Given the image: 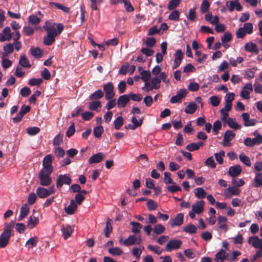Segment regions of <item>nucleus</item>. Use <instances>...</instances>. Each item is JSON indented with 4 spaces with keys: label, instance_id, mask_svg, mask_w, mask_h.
Instances as JSON below:
<instances>
[{
    "label": "nucleus",
    "instance_id": "f257e3e1",
    "mask_svg": "<svg viewBox=\"0 0 262 262\" xmlns=\"http://www.w3.org/2000/svg\"><path fill=\"white\" fill-rule=\"evenodd\" d=\"M14 222L12 221L9 224H5L4 231L0 235V248H5L9 243L10 237L13 232Z\"/></svg>",
    "mask_w": 262,
    "mask_h": 262
},
{
    "label": "nucleus",
    "instance_id": "f03ea898",
    "mask_svg": "<svg viewBox=\"0 0 262 262\" xmlns=\"http://www.w3.org/2000/svg\"><path fill=\"white\" fill-rule=\"evenodd\" d=\"M53 172L41 170L38 174V178L40 181V184L43 186H49L52 182L50 176Z\"/></svg>",
    "mask_w": 262,
    "mask_h": 262
},
{
    "label": "nucleus",
    "instance_id": "7ed1b4c3",
    "mask_svg": "<svg viewBox=\"0 0 262 262\" xmlns=\"http://www.w3.org/2000/svg\"><path fill=\"white\" fill-rule=\"evenodd\" d=\"M72 182V179L67 174H59L56 180V187L58 189L61 188L63 184L70 185Z\"/></svg>",
    "mask_w": 262,
    "mask_h": 262
},
{
    "label": "nucleus",
    "instance_id": "20e7f679",
    "mask_svg": "<svg viewBox=\"0 0 262 262\" xmlns=\"http://www.w3.org/2000/svg\"><path fill=\"white\" fill-rule=\"evenodd\" d=\"M52 155L49 154L46 156L42 161L43 168L41 170L53 172L54 168L52 165Z\"/></svg>",
    "mask_w": 262,
    "mask_h": 262
},
{
    "label": "nucleus",
    "instance_id": "39448f33",
    "mask_svg": "<svg viewBox=\"0 0 262 262\" xmlns=\"http://www.w3.org/2000/svg\"><path fill=\"white\" fill-rule=\"evenodd\" d=\"M103 91L105 94V98L106 100H110L114 97V85L112 82H109L103 85Z\"/></svg>",
    "mask_w": 262,
    "mask_h": 262
},
{
    "label": "nucleus",
    "instance_id": "423d86ee",
    "mask_svg": "<svg viewBox=\"0 0 262 262\" xmlns=\"http://www.w3.org/2000/svg\"><path fill=\"white\" fill-rule=\"evenodd\" d=\"M182 244V242L179 239H171L166 244L165 249L166 251L178 249Z\"/></svg>",
    "mask_w": 262,
    "mask_h": 262
},
{
    "label": "nucleus",
    "instance_id": "0eeeda50",
    "mask_svg": "<svg viewBox=\"0 0 262 262\" xmlns=\"http://www.w3.org/2000/svg\"><path fill=\"white\" fill-rule=\"evenodd\" d=\"M235 134L232 130H227L224 135L223 145L224 146H229L231 145L230 142L234 138Z\"/></svg>",
    "mask_w": 262,
    "mask_h": 262
},
{
    "label": "nucleus",
    "instance_id": "6e6552de",
    "mask_svg": "<svg viewBox=\"0 0 262 262\" xmlns=\"http://www.w3.org/2000/svg\"><path fill=\"white\" fill-rule=\"evenodd\" d=\"M187 95V91L185 89H181L178 92L176 95L172 96L170 98V102L171 103H176L181 102L182 99Z\"/></svg>",
    "mask_w": 262,
    "mask_h": 262
},
{
    "label": "nucleus",
    "instance_id": "1a4fd4ad",
    "mask_svg": "<svg viewBox=\"0 0 262 262\" xmlns=\"http://www.w3.org/2000/svg\"><path fill=\"white\" fill-rule=\"evenodd\" d=\"M229 254L224 250L221 249L215 254L214 261L215 262H224L225 260H227Z\"/></svg>",
    "mask_w": 262,
    "mask_h": 262
},
{
    "label": "nucleus",
    "instance_id": "9d476101",
    "mask_svg": "<svg viewBox=\"0 0 262 262\" xmlns=\"http://www.w3.org/2000/svg\"><path fill=\"white\" fill-rule=\"evenodd\" d=\"M248 243L255 248H258L262 246V239H259L257 236L249 237Z\"/></svg>",
    "mask_w": 262,
    "mask_h": 262
},
{
    "label": "nucleus",
    "instance_id": "9b49d317",
    "mask_svg": "<svg viewBox=\"0 0 262 262\" xmlns=\"http://www.w3.org/2000/svg\"><path fill=\"white\" fill-rule=\"evenodd\" d=\"M242 117L244 121V124L245 126H251L255 125L257 122L256 120L250 119V115L248 113H244L242 114Z\"/></svg>",
    "mask_w": 262,
    "mask_h": 262
},
{
    "label": "nucleus",
    "instance_id": "f8f14e48",
    "mask_svg": "<svg viewBox=\"0 0 262 262\" xmlns=\"http://www.w3.org/2000/svg\"><path fill=\"white\" fill-rule=\"evenodd\" d=\"M204 204L205 202L203 200L197 202L195 204L192 205V211L198 214L201 213L204 209Z\"/></svg>",
    "mask_w": 262,
    "mask_h": 262
},
{
    "label": "nucleus",
    "instance_id": "ddd939ff",
    "mask_svg": "<svg viewBox=\"0 0 262 262\" xmlns=\"http://www.w3.org/2000/svg\"><path fill=\"white\" fill-rule=\"evenodd\" d=\"M242 172V168L240 165H236L231 166L229 168L228 174L232 177H236L238 176Z\"/></svg>",
    "mask_w": 262,
    "mask_h": 262
},
{
    "label": "nucleus",
    "instance_id": "4468645a",
    "mask_svg": "<svg viewBox=\"0 0 262 262\" xmlns=\"http://www.w3.org/2000/svg\"><path fill=\"white\" fill-rule=\"evenodd\" d=\"M130 98L127 95H123L120 96L117 100V105L118 107H124L129 102Z\"/></svg>",
    "mask_w": 262,
    "mask_h": 262
},
{
    "label": "nucleus",
    "instance_id": "2eb2a0df",
    "mask_svg": "<svg viewBox=\"0 0 262 262\" xmlns=\"http://www.w3.org/2000/svg\"><path fill=\"white\" fill-rule=\"evenodd\" d=\"M217 220L219 228L224 230L225 232H226L228 230V227L226 224L227 219L225 216L219 215L217 217Z\"/></svg>",
    "mask_w": 262,
    "mask_h": 262
},
{
    "label": "nucleus",
    "instance_id": "dca6fc26",
    "mask_svg": "<svg viewBox=\"0 0 262 262\" xmlns=\"http://www.w3.org/2000/svg\"><path fill=\"white\" fill-rule=\"evenodd\" d=\"M226 6L230 12L233 11L234 8L238 11H240L242 10V6L239 3H236L235 1H232L227 2Z\"/></svg>",
    "mask_w": 262,
    "mask_h": 262
},
{
    "label": "nucleus",
    "instance_id": "f3484780",
    "mask_svg": "<svg viewBox=\"0 0 262 262\" xmlns=\"http://www.w3.org/2000/svg\"><path fill=\"white\" fill-rule=\"evenodd\" d=\"M103 157L104 154L102 152H98L90 158L89 163L90 164L99 163L103 159Z\"/></svg>",
    "mask_w": 262,
    "mask_h": 262
},
{
    "label": "nucleus",
    "instance_id": "a211bd4d",
    "mask_svg": "<svg viewBox=\"0 0 262 262\" xmlns=\"http://www.w3.org/2000/svg\"><path fill=\"white\" fill-rule=\"evenodd\" d=\"M48 21H46L45 25L43 26V29L47 31V35L51 36H53L54 37H56L57 36V31L54 26L50 25L48 26Z\"/></svg>",
    "mask_w": 262,
    "mask_h": 262
},
{
    "label": "nucleus",
    "instance_id": "6ab92c4d",
    "mask_svg": "<svg viewBox=\"0 0 262 262\" xmlns=\"http://www.w3.org/2000/svg\"><path fill=\"white\" fill-rule=\"evenodd\" d=\"M77 205L74 200H71L69 205L65 208V212L69 215L73 214L77 210Z\"/></svg>",
    "mask_w": 262,
    "mask_h": 262
},
{
    "label": "nucleus",
    "instance_id": "aec40b11",
    "mask_svg": "<svg viewBox=\"0 0 262 262\" xmlns=\"http://www.w3.org/2000/svg\"><path fill=\"white\" fill-rule=\"evenodd\" d=\"M184 215L183 213H179L177 216L172 220L170 223V226L173 227L176 226H181L183 223Z\"/></svg>",
    "mask_w": 262,
    "mask_h": 262
},
{
    "label": "nucleus",
    "instance_id": "412c9836",
    "mask_svg": "<svg viewBox=\"0 0 262 262\" xmlns=\"http://www.w3.org/2000/svg\"><path fill=\"white\" fill-rule=\"evenodd\" d=\"M30 208L28 206L25 204H24L20 208V214L18 217L19 221H21L26 217L29 213Z\"/></svg>",
    "mask_w": 262,
    "mask_h": 262
},
{
    "label": "nucleus",
    "instance_id": "4be33fe9",
    "mask_svg": "<svg viewBox=\"0 0 262 262\" xmlns=\"http://www.w3.org/2000/svg\"><path fill=\"white\" fill-rule=\"evenodd\" d=\"M39 219L38 217L31 215L27 224V227L30 229L34 228L37 225L39 224Z\"/></svg>",
    "mask_w": 262,
    "mask_h": 262
},
{
    "label": "nucleus",
    "instance_id": "5701e85b",
    "mask_svg": "<svg viewBox=\"0 0 262 262\" xmlns=\"http://www.w3.org/2000/svg\"><path fill=\"white\" fill-rule=\"evenodd\" d=\"M1 34H2L1 35L2 41L10 40L12 37L11 30L9 27H5Z\"/></svg>",
    "mask_w": 262,
    "mask_h": 262
},
{
    "label": "nucleus",
    "instance_id": "b1692460",
    "mask_svg": "<svg viewBox=\"0 0 262 262\" xmlns=\"http://www.w3.org/2000/svg\"><path fill=\"white\" fill-rule=\"evenodd\" d=\"M245 50L247 52H253L255 53L256 54H257L259 51L257 46L252 42H249L246 43L245 46Z\"/></svg>",
    "mask_w": 262,
    "mask_h": 262
},
{
    "label": "nucleus",
    "instance_id": "393cba45",
    "mask_svg": "<svg viewBox=\"0 0 262 262\" xmlns=\"http://www.w3.org/2000/svg\"><path fill=\"white\" fill-rule=\"evenodd\" d=\"M112 220L110 219H107L106 222V226L104 229V233L105 237H109L110 234L112 232L113 228L112 226Z\"/></svg>",
    "mask_w": 262,
    "mask_h": 262
},
{
    "label": "nucleus",
    "instance_id": "a878e982",
    "mask_svg": "<svg viewBox=\"0 0 262 262\" xmlns=\"http://www.w3.org/2000/svg\"><path fill=\"white\" fill-rule=\"evenodd\" d=\"M62 235L65 239L70 237L73 232V229L70 225H66L61 228Z\"/></svg>",
    "mask_w": 262,
    "mask_h": 262
},
{
    "label": "nucleus",
    "instance_id": "bb28decb",
    "mask_svg": "<svg viewBox=\"0 0 262 262\" xmlns=\"http://www.w3.org/2000/svg\"><path fill=\"white\" fill-rule=\"evenodd\" d=\"M255 177L253 181V185L254 187L258 188L262 186V173L255 172Z\"/></svg>",
    "mask_w": 262,
    "mask_h": 262
},
{
    "label": "nucleus",
    "instance_id": "cd10ccee",
    "mask_svg": "<svg viewBox=\"0 0 262 262\" xmlns=\"http://www.w3.org/2000/svg\"><path fill=\"white\" fill-rule=\"evenodd\" d=\"M102 105L99 101H93L89 103V108L90 110L98 112L100 111Z\"/></svg>",
    "mask_w": 262,
    "mask_h": 262
},
{
    "label": "nucleus",
    "instance_id": "c85d7f7f",
    "mask_svg": "<svg viewBox=\"0 0 262 262\" xmlns=\"http://www.w3.org/2000/svg\"><path fill=\"white\" fill-rule=\"evenodd\" d=\"M36 194L40 198H45L49 196V193L48 192V189L39 187L36 189Z\"/></svg>",
    "mask_w": 262,
    "mask_h": 262
},
{
    "label": "nucleus",
    "instance_id": "c756f323",
    "mask_svg": "<svg viewBox=\"0 0 262 262\" xmlns=\"http://www.w3.org/2000/svg\"><path fill=\"white\" fill-rule=\"evenodd\" d=\"M203 143L202 142H200L198 143H191L186 146V149L189 151H193L198 150L200 147L203 146Z\"/></svg>",
    "mask_w": 262,
    "mask_h": 262
},
{
    "label": "nucleus",
    "instance_id": "7c9ffc66",
    "mask_svg": "<svg viewBox=\"0 0 262 262\" xmlns=\"http://www.w3.org/2000/svg\"><path fill=\"white\" fill-rule=\"evenodd\" d=\"M198 229L196 227L191 224H188L183 227V231L189 234H194L196 233Z\"/></svg>",
    "mask_w": 262,
    "mask_h": 262
},
{
    "label": "nucleus",
    "instance_id": "2f4dec72",
    "mask_svg": "<svg viewBox=\"0 0 262 262\" xmlns=\"http://www.w3.org/2000/svg\"><path fill=\"white\" fill-rule=\"evenodd\" d=\"M103 96L104 93L101 90H98L94 92L89 96V99L92 100H97L103 97Z\"/></svg>",
    "mask_w": 262,
    "mask_h": 262
},
{
    "label": "nucleus",
    "instance_id": "473e14b6",
    "mask_svg": "<svg viewBox=\"0 0 262 262\" xmlns=\"http://www.w3.org/2000/svg\"><path fill=\"white\" fill-rule=\"evenodd\" d=\"M197 109V105L194 102H190L185 108V112L187 114H192Z\"/></svg>",
    "mask_w": 262,
    "mask_h": 262
},
{
    "label": "nucleus",
    "instance_id": "72a5a7b5",
    "mask_svg": "<svg viewBox=\"0 0 262 262\" xmlns=\"http://www.w3.org/2000/svg\"><path fill=\"white\" fill-rule=\"evenodd\" d=\"M196 8L195 7L193 8L189 9L188 13L187 15V18L189 20L191 21H195L197 17V15L196 13Z\"/></svg>",
    "mask_w": 262,
    "mask_h": 262
},
{
    "label": "nucleus",
    "instance_id": "f704fd0d",
    "mask_svg": "<svg viewBox=\"0 0 262 262\" xmlns=\"http://www.w3.org/2000/svg\"><path fill=\"white\" fill-rule=\"evenodd\" d=\"M130 225L132 226V231L137 234L140 232V230L142 228V225L138 222H131Z\"/></svg>",
    "mask_w": 262,
    "mask_h": 262
},
{
    "label": "nucleus",
    "instance_id": "c9c22d12",
    "mask_svg": "<svg viewBox=\"0 0 262 262\" xmlns=\"http://www.w3.org/2000/svg\"><path fill=\"white\" fill-rule=\"evenodd\" d=\"M194 193L198 199L205 198L207 192L201 187H198L194 189Z\"/></svg>",
    "mask_w": 262,
    "mask_h": 262
},
{
    "label": "nucleus",
    "instance_id": "e433bc0d",
    "mask_svg": "<svg viewBox=\"0 0 262 262\" xmlns=\"http://www.w3.org/2000/svg\"><path fill=\"white\" fill-rule=\"evenodd\" d=\"M37 242V237L36 236L32 237L27 241L26 246L28 247V249L35 247L36 246Z\"/></svg>",
    "mask_w": 262,
    "mask_h": 262
},
{
    "label": "nucleus",
    "instance_id": "4c0bfd02",
    "mask_svg": "<svg viewBox=\"0 0 262 262\" xmlns=\"http://www.w3.org/2000/svg\"><path fill=\"white\" fill-rule=\"evenodd\" d=\"M137 241V238L135 235H129L123 242L126 246L134 245Z\"/></svg>",
    "mask_w": 262,
    "mask_h": 262
},
{
    "label": "nucleus",
    "instance_id": "58836bf2",
    "mask_svg": "<svg viewBox=\"0 0 262 262\" xmlns=\"http://www.w3.org/2000/svg\"><path fill=\"white\" fill-rule=\"evenodd\" d=\"M228 125L231 128L234 129H239L241 128V125L238 124L234 119L229 118L227 121Z\"/></svg>",
    "mask_w": 262,
    "mask_h": 262
},
{
    "label": "nucleus",
    "instance_id": "ea45409f",
    "mask_svg": "<svg viewBox=\"0 0 262 262\" xmlns=\"http://www.w3.org/2000/svg\"><path fill=\"white\" fill-rule=\"evenodd\" d=\"M19 64L24 68H30L31 64L26 57L24 55H21L19 61Z\"/></svg>",
    "mask_w": 262,
    "mask_h": 262
},
{
    "label": "nucleus",
    "instance_id": "a19ab883",
    "mask_svg": "<svg viewBox=\"0 0 262 262\" xmlns=\"http://www.w3.org/2000/svg\"><path fill=\"white\" fill-rule=\"evenodd\" d=\"M239 159L247 166H250L251 165V162L249 158L246 156L244 153L242 152L239 155Z\"/></svg>",
    "mask_w": 262,
    "mask_h": 262
},
{
    "label": "nucleus",
    "instance_id": "79ce46f5",
    "mask_svg": "<svg viewBox=\"0 0 262 262\" xmlns=\"http://www.w3.org/2000/svg\"><path fill=\"white\" fill-rule=\"evenodd\" d=\"M210 4L207 0H203L201 5L200 11L202 14L207 12L209 9Z\"/></svg>",
    "mask_w": 262,
    "mask_h": 262
},
{
    "label": "nucleus",
    "instance_id": "37998d69",
    "mask_svg": "<svg viewBox=\"0 0 262 262\" xmlns=\"http://www.w3.org/2000/svg\"><path fill=\"white\" fill-rule=\"evenodd\" d=\"M183 55L184 54L181 49L177 50L174 54V61H175V62L180 63L181 64L183 58Z\"/></svg>",
    "mask_w": 262,
    "mask_h": 262
},
{
    "label": "nucleus",
    "instance_id": "c03bdc74",
    "mask_svg": "<svg viewBox=\"0 0 262 262\" xmlns=\"http://www.w3.org/2000/svg\"><path fill=\"white\" fill-rule=\"evenodd\" d=\"M119 2L120 3L124 4V6L127 12H131L134 11V8L128 0H120Z\"/></svg>",
    "mask_w": 262,
    "mask_h": 262
},
{
    "label": "nucleus",
    "instance_id": "a18cd8bd",
    "mask_svg": "<svg viewBox=\"0 0 262 262\" xmlns=\"http://www.w3.org/2000/svg\"><path fill=\"white\" fill-rule=\"evenodd\" d=\"M108 251L113 256L120 255L123 253V251L119 247L110 248L108 249Z\"/></svg>",
    "mask_w": 262,
    "mask_h": 262
},
{
    "label": "nucleus",
    "instance_id": "49530a36",
    "mask_svg": "<svg viewBox=\"0 0 262 262\" xmlns=\"http://www.w3.org/2000/svg\"><path fill=\"white\" fill-rule=\"evenodd\" d=\"M5 57H6V53H2V66L4 69H6L12 66V62L11 60L5 58Z\"/></svg>",
    "mask_w": 262,
    "mask_h": 262
},
{
    "label": "nucleus",
    "instance_id": "de8ad7c7",
    "mask_svg": "<svg viewBox=\"0 0 262 262\" xmlns=\"http://www.w3.org/2000/svg\"><path fill=\"white\" fill-rule=\"evenodd\" d=\"M165 230V227L160 224L155 225L153 228L154 233L157 235H160L163 233Z\"/></svg>",
    "mask_w": 262,
    "mask_h": 262
},
{
    "label": "nucleus",
    "instance_id": "09e8293b",
    "mask_svg": "<svg viewBox=\"0 0 262 262\" xmlns=\"http://www.w3.org/2000/svg\"><path fill=\"white\" fill-rule=\"evenodd\" d=\"M123 118L122 116H118L114 122V127L116 129H119L123 124Z\"/></svg>",
    "mask_w": 262,
    "mask_h": 262
},
{
    "label": "nucleus",
    "instance_id": "8fccbe9b",
    "mask_svg": "<svg viewBox=\"0 0 262 262\" xmlns=\"http://www.w3.org/2000/svg\"><path fill=\"white\" fill-rule=\"evenodd\" d=\"M195 55L197 57L196 60L199 63L204 62L207 58V55L202 54L200 51H196Z\"/></svg>",
    "mask_w": 262,
    "mask_h": 262
},
{
    "label": "nucleus",
    "instance_id": "3c124183",
    "mask_svg": "<svg viewBox=\"0 0 262 262\" xmlns=\"http://www.w3.org/2000/svg\"><path fill=\"white\" fill-rule=\"evenodd\" d=\"M40 128L36 126L29 127L27 128V133L30 136H35L39 133Z\"/></svg>",
    "mask_w": 262,
    "mask_h": 262
},
{
    "label": "nucleus",
    "instance_id": "603ef678",
    "mask_svg": "<svg viewBox=\"0 0 262 262\" xmlns=\"http://www.w3.org/2000/svg\"><path fill=\"white\" fill-rule=\"evenodd\" d=\"M180 18V12L176 10H173L169 14L168 19L171 20L178 21Z\"/></svg>",
    "mask_w": 262,
    "mask_h": 262
},
{
    "label": "nucleus",
    "instance_id": "864d4df0",
    "mask_svg": "<svg viewBox=\"0 0 262 262\" xmlns=\"http://www.w3.org/2000/svg\"><path fill=\"white\" fill-rule=\"evenodd\" d=\"M103 132V128L102 126H97L94 128L93 133L95 137L97 138H99L101 137V135Z\"/></svg>",
    "mask_w": 262,
    "mask_h": 262
},
{
    "label": "nucleus",
    "instance_id": "5fc2aeb1",
    "mask_svg": "<svg viewBox=\"0 0 262 262\" xmlns=\"http://www.w3.org/2000/svg\"><path fill=\"white\" fill-rule=\"evenodd\" d=\"M181 0H170L168 5V9L169 10H174L180 4Z\"/></svg>",
    "mask_w": 262,
    "mask_h": 262
},
{
    "label": "nucleus",
    "instance_id": "6e6d98bb",
    "mask_svg": "<svg viewBox=\"0 0 262 262\" xmlns=\"http://www.w3.org/2000/svg\"><path fill=\"white\" fill-rule=\"evenodd\" d=\"M163 180L165 184H175V182L171 178V174L168 172H164Z\"/></svg>",
    "mask_w": 262,
    "mask_h": 262
},
{
    "label": "nucleus",
    "instance_id": "4d7b16f0",
    "mask_svg": "<svg viewBox=\"0 0 262 262\" xmlns=\"http://www.w3.org/2000/svg\"><path fill=\"white\" fill-rule=\"evenodd\" d=\"M227 191H228L231 195H238L239 193V189L237 188V187L234 186L233 187H229L228 189L225 191V193L227 196H228Z\"/></svg>",
    "mask_w": 262,
    "mask_h": 262
},
{
    "label": "nucleus",
    "instance_id": "13d9d810",
    "mask_svg": "<svg viewBox=\"0 0 262 262\" xmlns=\"http://www.w3.org/2000/svg\"><path fill=\"white\" fill-rule=\"evenodd\" d=\"M141 79L144 82L148 81L151 77V74L149 71H143L141 72Z\"/></svg>",
    "mask_w": 262,
    "mask_h": 262
},
{
    "label": "nucleus",
    "instance_id": "bf43d9fd",
    "mask_svg": "<svg viewBox=\"0 0 262 262\" xmlns=\"http://www.w3.org/2000/svg\"><path fill=\"white\" fill-rule=\"evenodd\" d=\"M146 205L149 211L155 210L158 207L157 203L152 200L147 201Z\"/></svg>",
    "mask_w": 262,
    "mask_h": 262
},
{
    "label": "nucleus",
    "instance_id": "052dcab7",
    "mask_svg": "<svg viewBox=\"0 0 262 262\" xmlns=\"http://www.w3.org/2000/svg\"><path fill=\"white\" fill-rule=\"evenodd\" d=\"M55 38L53 36L47 35L43 38V43L47 46H50L55 41Z\"/></svg>",
    "mask_w": 262,
    "mask_h": 262
},
{
    "label": "nucleus",
    "instance_id": "680f3d73",
    "mask_svg": "<svg viewBox=\"0 0 262 262\" xmlns=\"http://www.w3.org/2000/svg\"><path fill=\"white\" fill-rule=\"evenodd\" d=\"M28 21L33 25H37L40 21V18L35 15H31L29 17Z\"/></svg>",
    "mask_w": 262,
    "mask_h": 262
},
{
    "label": "nucleus",
    "instance_id": "e2e57ef3",
    "mask_svg": "<svg viewBox=\"0 0 262 262\" xmlns=\"http://www.w3.org/2000/svg\"><path fill=\"white\" fill-rule=\"evenodd\" d=\"M225 155V152L223 150H221L219 153L214 154V157L216 161L220 164L223 163V156Z\"/></svg>",
    "mask_w": 262,
    "mask_h": 262
},
{
    "label": "nucleus",
    "instance_id": "0e129e2a",
    "mask_svg": "<svg viewBox=\"0 0 262 262\" xmlns=\"http://www.w3.org/2000/svg\"><path fill=\"white\" fill-rule=\"evenodd\" d=\"M241 253L238 251H234L232 253V256H228L227 260L229 262H233L237 260V257L241 255Z\"/></svg>",
    "mask_w": 262,
    "mask_h": 262
},
{
    "label": "nucleus",
    "instance_id": "69168bd1",
    "mask_svg": "<svg viewBox=\"0 0 262 262\" xmlns=\"http://www.w3.org/2000/svg\"><path fill=\"white\" fill-rule=\"evenodd\" d=\"M151 84L154 86V89H158L160 87L161 81L159 77L155 76L152 78L151 81Z\"/></svg>",
    "mask_w": 262,
    "mask_h": 262
},
{
    "label": "nucleus",
    "instance_id": "338daca9",
    "mask_svg": "<svg viewBox=\"0 0 262 262\" xmlns=\"http://www.w3.org/2000/svg\"><path fill=\"white\" fill-rule=\"evenodd\" d=\"M75 132V124L74 122L72 123L70 126L68 127L66 132V136L68 138L71 137L74 135Z\"/></svg>",
    "mask_w": 262,
    "mask_h": 262
},
{
    "label": "nucleus",
    "instance_id": "774afa93",
    "mask_svg": "<svg viewBox=\"0 0 262 262\" xmlns=\"http://www.w3.org/2000/svg\"><path fill=\"white\" fill-rule=\"evenodd\" d=\"M31 93L29 88L25 86L20 89V94L23 97H27L30 95Z\"/></svg>",
    "mask_w": 262,
    "mask_h": 262
}]
</instances>
